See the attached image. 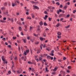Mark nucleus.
Wrapping results in <instances>:
<instances>
[{"instance_id": "f257e3e1", "label": "nucleus", "mask_w": 76, "mask_h": 76, "mask_svg": "<svg viewBox=\"0 0 76 76\" xmlns=\"http://www.w3.org/2000/svg\"><path fill=\"white\" fill-rule=\"evenodd\" d=\"M22 69L20 68L19 69V70H18L17 71V73H20L22 72Z\"/></svg>"}, {"instance_id": "f03ea898", "label": "nucleus", "mask_w": 76, "mask_h": 76, "mask_svg": "<svg viewBox=\"0 0 76 76\" xmlns=\"http://www.w3.org/2000/svg\"><path fill=\"white\" fill-rule=\"evenodd\" d=\"M24 27L25 28V29H24V30L25 31H26V32L27 31V29L28 28V27H27V26H26V25H24Z\"/></svg>"}, {"instance_id": "7ed1b4c3", "label": "nucleus", "mask_w": 76, "mask_h": 76, "mask_svg": "<svg viewBox=\"0 0 76 76\" xmlns=\"http://www.w3.org/2000/svg\"><path fill=\"white\" fill-rule=\"evenodd\" d=\"M62 12V10H61V9H59V10H57V13L58 14V15H59V13L60 12Z\"/></svg>"}, {"instance_id": "20e7f679", "label": "nucleus", "mask_w": 76, "mask_h": 76, "mask_svg": "<svg viewBox=\"0 0 76 76\" xmlns=\"http://www.w3.org/2000/svg\"><path fill=\"white\" fill-rule=\"evenodd\" d=\"M2 60H3V61H4V64H5V63H6V62H5V59H4V56H2Z\"/></svg>"}, {"instance_id": "39448f33", "label": "nucleus", "mask_w": 76, "mask_h": 76, "mask_svg": "<svg viewBox=\"0 0 76 76\" xmlns=\"http://www.w3.org/2000/svg\"><path fill=\"white\" fill-rule=\"evenodd\" d=\"M15 6H17V4H16V2H15V3H12V7H15Z\"/></svg>"}, {"instance_id": "423d86ee", "label": "nucleus", "mask_w": 76, "mask_h": 76, "mask_svg": "<svg viewBox=\"0 0 76 76\" xmlns=\"http://www.w3.org/2000/svg\"><path fill=\"white\" fill-rule=\"evenodd\" d=\"M61 74H63V75H65L66 72L63 71H61L60 72Z\"/></svg>"}, {"instance_id": "0eeeda50", "label": "nucleus", "mask_w": 76, "mask_h": 76, "mask_svg": "<svg viewBox=\"0 0 76 76\" xmlns=\"http://www.w3.org/2000/svg\"><path fill=\"white\" fill-rule=\"evenodd\" d=\"M33 7H34V8H35L36 9H39V7H38L36 6L33 5Z\"/></svg>"}, {"instance_id": "6e6552de", "label": "nucleus", "mask_w": 76, "mask_h": 76, "mask_svg": "<svg viewBox=\"0 0 76 76\" xmlns=\"http://www.w3.org/2000/svg\"><path fill=\"white\" fill-rule=\"evenodd\" d=\"M41 49H39L37 50V54H39V53H40V52H41Z\"/></svg>"}, {"instance_id": "1a4fd4ad", "label": "nucleus", "mask_w": 76, "mask_h": 76, "mask_svg": "<svg viewBox=\"0 0 76 76\" xmlns=\"http://www.w3.org/2000/svg\"><path fill=\"white\" fill-rule=\"evenodd\" d=\"M31 17L32 18H33V19H34V18H35V15L34 14H31Z\"/></svg>"}, {"instance_id": "9d476101", "label": "nucleus", "mask_w": 76, "mask_h": 76, "mask_svg": "<svg viewBox=\"0 0 76 76\" xmlns=\"http://www.w3.org/2000/svg\"><path fill=\"white\" fill-rule=\"evenodd\" d=\"M48 18V15H45V17L44 18V19L45 20H46L47 18Z\"/></svg>"}, {"instance_id": "9b49d317", "label": "nucleus", "mask_w": 76, "mask_h": 76, "mask_svg": "<svg viewBox=\"0 0 76 76\" xmlns=\"http://www.w3.org/2000/svg\"><path fill=\"white\" fill-rule=\"evenodd\" d=\"M58 69V68L57 67H56L54 69L53 71H54L55 72H56L57 70Z\"/></svg>"}, {"instance_id": "f8f14e48", "label": "nucleus", "mask_w": 76, "mask_h": 76, "mask_svg": "<svg viewBox=\"0 0 76 76\" xmlns=\"http://www.w3.org/2000/svg\"><path fill=\"white\" fill-rule=\"evenodd\" d=\"M57 34L58 35H61V33L60 32H57Z\"/></svg>"}, {"instance_id": "ddd939ff", "label": "nucleus", "mask_w": 76, "mask_h": 76, "mask_svg": "<svg viewBox=\"0 0 76 76\" xmlns=\"http://www.w3.org/2000/svg\"><path fill=\"white\" fill-rule=\"evenodd\" d=\"M39 25H41V26H42L43 25V23H42V22L41 21L39 22Z\"/></svg>"}, {"instance_id": "4468645a", "label": "nucleus", "mask_w": 76, "mask_h": 76, "mask_svg": "<svg viewBox=\"0 0 76 76\" xmlns=\"http://www.w3.org/2000/svg\"><path fill=\"white\" fill-rule=\"evenodd\" d=\"M51 58V57L50 56H47V58H48V59H50Z\"/></svg>"}, {"instance_id": "2eb2a0df", "label": "nucleus", "mask_w": 76, "mask_h": 76, "mask_svg": "<svg viewBox=\"0 0 76 76\" xmlns=\"http://www.w3.org/2000/svg\"><path fill=\"white\" fill-rule=\"evenodd\" d=\"M60 23H58L57 25H56V26L58 28V27L60 26Z\"/></svg>"}, {"instance_id": "dca6fc26", "label": "nucleus", "mask_w": 76, "mask_h": 76, "mask_svg": "<svg viewBox=\"0 0 76 76\" xmlns=\"http://www.w3.org/2000/svg\"><path fill=\"white\" fill-rule=\"evenodd\" d=\"M17 23H18V25H19L20 26L22 25V23H21L20 22L18 23V21H17Z\"/></svg>"}, {"instance_id": "f3484780", "label": "nucleus", "mask_w": 76, "mask_h": 76, "mask_svg": "<svg viewBox=\"0 0 76 76\" xmlns=\"http://www.w3.org/2000/svg\"><path fill=\"white\" fill-rule=\"evenodd\" d=\"M64 7L65 10H66V9H67V6L66 5Z\"/></svg>"}, {"instance_id": "a211bd4d", "label": "nucleus", "mask_w": 76, "mask_h": 76, "mask_svg": "<svg viewBox=\"0 0 76 76\" xmlns=\"http://www.w3.org/2000/svg\"><path fill=\"white\" fill-rule=\"evenodd\" d=\"M23 41L24 43H26V39H23Z\"/></svg>"}, {"instance_id": "6ab92c4d", "label": "nucleus", "mask_w": 76, "mask_h": 76, "mask_svg": "<svg viewBox=\"0 0 76 76\" xmlns=\"http://www.w3.org/2000/svg\"><path fill=\"white\" fill-rule=\"evenodd\" d=\"M1 9L2 10H5V9H6V8H5V7H2L1 8Z\"/></svg>"}, {"instance_id": "aec40b11", "label": "nucleus", "mask_w": 76, "mask_h": 76, "mask_svg": "<svg viewBox=\"0 0 76 76\" xmlns=\"http://www.w3.org/2000/svg\"><path fill=\"white\" fill-rule=\"evenodd\" d=\"M26 53H27V54L28 53H29V50H26Z\"/></svg>"}, {"instance_id": "412c9836", "label": "nucleus", "mask_w": 76, "mask_h": 76, "mask_svg": "<svg viewBox=\"0 0 76 76\" xmlns=\"http://www.w3.org/2000/svg\"><path fill=\"white\" fill-rule=\"evenodd\" d=\"M39 39L40 41H43V38H42V37H40L39 38Z\"/></svg>"}, {"instance_id": "4be33fe9", "label": "nucleus", "mask_w": 76, "mask_h": 76, "mask_svg": "<svg viewBox=\"0 0 76 76\" xmlns=\"http://www.w3.org/2000/svg\"><path fill=\"white\" fill-rule=\"evenodd\" d=\"M0 22L3 23H5V22H6V21H4L3 20H1Z\"/></svg>"}, {"instance_id": "5701e85b", "label": "nucleus", "mask_w": 76, "mask_h": 76, "mask_svg": "<svg viewBox=\"0 0 76 76\" xmlns=\"http://www.w3.org/2000/svg\"><path fill=\"white\" fill-rule=\"evenodd\" d=\"M45 70L46 72H49V71L48 70V68H47V67H46Z\"/></svg>"}, {"instance_id": "b1692460", "label": "nucleus", "mask_w": 76, "mask_h": 76, "mask_svg": "<svg viewBox=\"0 0 76 76\" xmlns=\"http://www.w3.org/2000/svg\"><path fill=\"white\" fill-rule=\"evenodd\" d=\"M7 2H5L4 4V6H7Z\"/></svg>"}, {"instance_id": "393cba45", "label": "nucleus", "mask_w": 76, "mask_h": 76, "mask_svg": "<svg viewBox=\"0 0 76 76\" xmlns=\"http://www.w3.org/2000/svg\"><path fill=\"white\" fill-rule=\"evenodd\" d=\"M68 69H72V67L70 66H69L68 67Z\"/></svg>"}, {"instance_id": "a878e982", "label": "nucleus", "mask_w": 76, "mask_h": 76, "mask_svg": "<svg viewBox=\"0 0 76 76\" xmlns=\"http://www.w3.org/2000/svg\"><path fill=\"white\" fill-rule=\"evenodd\" d=\"M42 35L44 37H46V33H44Z\"/></svg>"}, {"instance_id": "bb28decb", "label": "nucleus", "mask_w": 76, "mask_h": 76, "mask_svg": "<svg viewBox=\"0 0 76 76\" xmlns=\"http://www.w3.org/2000/svg\"><path fill=\"white\" fill-rule=\"evenodd\" d=\"M63 16L62 14H61L59 15V18H61V17H62V16Z\"/></svg>"}, {"instance_id": "cd10ccee", "label": "nucleus", "mask_w": 76, "mask_h": 76, "mask_svg": "<svg viewBox=\"0 0 76 76\" xmlns=\"http://www.w3.org/2000/svg\"><path fill=\"white\" fill-rule=\"evenodd\" d=\"M19 29L20 31H22V27H19Z\"/></svg>"}, {"instance_id": "c85d7f7f", "label": "nucleus", "mask_w": 76, "mask_h": 76, "mask_svg": "<svg viewBox=\"0 0 76 76\" xmlns=\"http://www.w3.org/2000/svg\"><path fill=\"white\" fill-rule=\"evenodd\" d=\"M10 20L12 21V22H13L14 21V20H13V19L12 18Z\"/></svg>"}, {"instance_id": "c756f323", "label": "nucleus", "mask_w": 76, "mask_h": 76, "mask_svg": "<svg viewBox=\"0 0 76 76\" xmlns=\"http://www.w3.org/2000/svg\"><path fill=\"white\" fill-rule=\"evenodd\" d=\"M44 13L46 15H48V12L46 11H45L44 12Z\"/></svg>"}, {"instance_id": "7c9ffc66", "label": "nucleus", "mask_w": 76, "mask_h": 76, "mask_svg": "<svg viewBox=\"0 0 76 76\" xmlns=\"http://www.w3.org/2000/svg\"><path fill=\"white\" fill-rule=\"evenodd\" d=\"M44 26H47V23H46V22L44 23Z\"/></svg>"}, {"instance_id": "2f4dec72", "label": "nucleus", "mask_w": 76, "mask_h": 76, "mask_svg": "<svg viewBox=\"0 0 76 76\" xmlns=\"http://www.w3.org/2000/svg\"><path fill=\"white\" fill-rule=\"evenodd\" d=\"M48 19L49 21H51V19H52V18L49 17L48 18Z\"/></svg>"}, {"instance_id": "473e14b6", "label": "nucleus", "mask_w": 76, "mask_h": 76, "mask_svg": "<svg viewBox=\"0 0 76 76\" xmlns=\"http://www.w3.org/2000/svg\"><path fill=\"white\" fill-rule=\"evenodd\" d=\"M70 17V15L69 14L66 17V18H69V17Z\"/></svg>"}, {"instance_id": "72a5a7b5", "label": "nucleus", "mask_w": 76, "mask_h": 76, "mask_svg": "<svg viewBox=\"0 0 76 76\" xmlns=\"http://www.w3.org/2000/svg\"><path fill=\"white\" fill-rule=\"evenodd\" d=\"M34 35L35 36V37H38V35L34 33Z\"/></svg>"}, {"instance_id": "f704fd0d", "label": "nucleus", "mask_w": 76, "mask_h": 76, "mask_svg": "<svg viewBox=\"0 0 76 76\" xmlns=\"http://www.w3.org/2000/svg\"><path fill=\"white\" fill-rule=\"evenodd\" d=\"M70 27V25L68 26H67L65 27V28H69Z\"/></svg>"}, {"instance_id": "c9c22d12", "label": "nucleus", "mask_w": 76, "mask_h": 76, "mask_svg": "<svg viewBox=\"0 0 76 76\" xmlns=\"http://www.w3.org/2000/svg\"><path fill=\"white\" fill-rule=\"evenodd\" d=\"M4 14H5V15H7L8 14V12H6L5 13V12H4Z\"/></svg>"}, {"instance_id": "e433bc0d", "label": "nucleus", "mask_w": 76, "mask_h": 76, "mask_svg": "<svg viewBox=\"0 0 76 76\" xmlns=\"http://www.w3.org/2000/svg\"><path fill=\"white\" fill-rule=\"evenodd\" d=\"M56 4H58V6H59V5H60V3L59 2H56Z\"/></svg>"}, {"instance_id": "4c0bfd02", "label": "nucleus", "mask_w": 76, "mask_h": 76, "mask_svg": "<svg viewBox=\"0 0 76 76\" xmlns=\"http://www.w3.org/2000/svg\"><path fill=\"white\" fill-rule=\"evenodd\" d=\"M39 42H35V44H39Z\"/></svg>"}, {"instance_id": "58836bf2", "label": "nucleus", "mask_w": 76, "mask_h": 76, "mask_svg": "<svg viewBox=\"0 0 76 76\" xmlns=\"http://www.w3.org/2000/svg\"><path fill=\"white\" fill-rule=\"evenodd\" d=\"M64 20V18H61L60 19V21H62V20Z\"/></svg>"}, {"instance_id": "ea45409f", "label": "nucleus", "mask_w": 76, "mask_h": 76, "mask_svg": "<svg viewBox=\"0 0 76 76\" xmlns=\"http://www.w3.org/2000/svg\"><path fill=\"white\" fill-rule=\"evenodd\" d=\"M31 70L32 71V72H35V70H34V69L33 68H32Z\"/></svg>"}, {"instance_id": "a19ab883", "label": "nucleus", "mask_w": 76, "mask_h": 76, "mask_svg": "<svg viewBox=\"0 0 76 76\" xmlns=\"http://www.w3.org/2000/svg\"><path fill=\"white\" fill-rule=\"evenodd\" d=\"M28 64H33L32 63H31V61H28Z\"/></svg>"}, {"instance_id": "79ce46f5", "label": "nucleus", "mask_w": 76, "mask_h": 76, "mask_svg": "<svg viewBox=\"0 0 76 76\" xmlns=\"http://www.w3.org/2000/svg\"><path fill=\"white\" fill-rule=\"evenodd\" d=\"M21 60H24V57H23V56H22V57H21Z\"/></svg>"}, {"instance_id": "37998d69", "label": "nucleus", "mask_w": 76, "mask_h": 76, "mask_svg": "<svg viewBox=\"0 0 76 76\" xmlns=\"http://www.w3.org/2000/svg\"><path fill=\"white\" fill-rule=\"evenodd\" d=\"M24 54L25 56H26V55H27L26 52L25 51H24Z\"/></svg>"}, {"instance_id": "c03bdc74", "label": "nucleus", "mask_w": 76, "mask_h": 76, "mask_svg": "<svg viewBox=\"0 0 76 76\" xmlns=\"http://www.w3.org/2000/svg\"><path fill=\"white\" fill-rule=\"evenodd\" d=\"M66 72H67V73H70V71L69 70H67Z\"/></svg>"}, {"instance_id": "a18cd8bd", "label": "nucleus", "mask_w": 76, "mask_h": 76, "mask_svg": "<svg viewBox=\"0 0 76 76\" xmlns=\"http://www.w3.org/2000/svg\"><path fill=\"white\" fill-rule=\"evenodd\" d=\"M60 8H62L63 7V5H61L60 6Z\"/></svg>"}, {"instance_id": "49530a36", "label": "nucleus", "mask_w": 76, "mask_h": 76, "mask_svg": "<svg viewBox=\"0 0 76 76\" xmlns=\"http://www.w3.org/2000/svg\"><path fill=\"white\" fill-rule=\"evenodd\" d=\"M19 14H20L19 12H17L16 13V15H19Z\"/></svg>"}, {"instance_id": "de8ad7c7", "label": "nucleus", "mask_w": 76, "mask_h": 76, "mask_svg": "<svg viewBox=\"0 0 76 76\" xmlns=\"http://www.w3.org/2000/svg\"><path fill=\"white\" fill-rule=\"evenodd\" d=\"M66 57H64L63 58V60H66Z\"/></svg>"}, {"instance_id": "09e8293b", "label": "nucleus", "mask_w": 76, "mask_h": 76, "mask_svg": "<svg viewBox=\"0 0 76 76\" xmlns=\"http://www.w3.org/2000/svg\"><path fill=\"white\" fill-rule=\"evenodd\" d=\"M76 12V10H73V13H75Z\"/></svg>"}, {"instance_id": "8fccbe9b", "label": "nucleus", "mask_w": 76, "mask_h": 76, "mask_svg": "<svg viewBox=\"0 0 76 76\" xmlns=\"http://www.w3.org/2000/svg\"><path fill=\"white\" fill-rule=\"evenodd\" d=\"M2 39L4 41H6V39L5 38H4Z\"/></svg>"}, {"instance_id": "3c124183", "label": "nucleus", "mask_w": 76, "mask_h": 76, "mask_svg": "<svg viewBox=\"0 0 76 76\" xmlns=\"http://www.w3.org/2000/svg\"><path fill=\"white\" fill-rule=\"evenodd\" d=\"M56 58H55V57H54V59H53V61H56V60H56Z\"/></svg>"}, {"instance_id": "603ef678", "label": "nucleus", "mask_w": 76, "mask_h": 76, "mask_svg": "<svg viewBox=\"0 0 76 76\" xmlns=\"http://www.w3.org/2000/svg\"><path fill=\"white\" fill-rule=\"evenodd\" d=\"M15 2H17V3H18V4H19V2L18 1H15Z\"/></svg>"}, {"instance_id": "864d4df0", "label": "nucleus", "mask_w": 76, "mask_h": 76, "mask_svg": "<svg viewBox=\"0 0 76 76\" xmlns=\"http://www.w3.org/2000/svg\"><path fill=\"white\" fill-rule=\"evenodd\" d=\"M39 59L41 61L42 59V57H40L39 58Z\"/></svg>"}, {"instance_id": "5fc2aeb1", "label": "nucleus", "mask_w": 76, "mask_h": 76, "mask_svg": "<svg viewBox=\"0 0 76 76\" xmlns=\"http://www.w3.org/2000/svg\"><path fill=\"white\" fill-rule=\"evenodd\" d=\"M32 3H33V4H34V3H35V2L34 1H31Z\"/></svg>"}, {"instance_id": "6e6d98bb", "label": "nucleus", "mask_w": 76, "mask_h": 76, "mask_svg": "<svg viewBox=\"0 0 76 76\" xmlns=\"http://www.w3.org/2000/svg\"><path fill=\"white\" fill-rule=\"evenodd\" d=\"M50 55H51L52 56H54V54L53 53L52 54L50 53Z\"/></svg>"}, {"instance_id": "4d7b16f0", "label": "nucleus", "mask_w": 76, "mask_h": 76, "mask_svg": "<svg viewBox=\"0 0 76 76\" xmlns=\"http://www.w3.org/2000/svg\"><path fill=\"white\" fill-rule=\"evenodd\" d=\"M58 54L59 55H60V56H61L62 55V54H61V53H58Z\"/></svg>"}, {"instance_id": "13d9d810", "label": "nucleus", "mask_w": 76, "mask_h": 76, "mask_svg": "<svg viewBox=\"0 0 76 76\" xmlns=\"http://www.w3.org/2000/svg\"><path fill=\"white\" fill-rule=\"evenodd\" d=\"M26 14L27 15H29V12H27L26 13Z\"/></svg>"}, {"instance_id": "bf43d9fd", "label": "nucleus", "mask_w": 76, "mask_h": 76, "mask_svg": "<svg viewBox=\"0 0 76 76\" xmlns=\"http://www.w3.org/2000/svg\"><path fill=\"white\" fill-rule=\"evenodd\" d=\"M6 17H4V18H3V20H6Z\"/></svg>"}, {"instance_id": "052dcab7", "label": "nucleus", "mask_w": 76, "mask_h": 76, "mask_svg": "<svg viewBox=\"0 0 76 76\" xmlns=\"http://www.w3.org/2000/svg\"><path fill=\"white\" fill-rule=\"evenodd\" d=\"M8 73H9V74H11V71H9L8 72Z\"/></svg>"}, {"instance_id": "680f3d73", "label": "nucleus", "mask_w": 76, "mask_h": 76, "mask_svg": "<svg viewBox=\"0 0 76 76\" xmlns=\"http://www.w3.org/2000/svg\"><path fill=\"white\" fill-rule=\"evenodd\" d=\"M58 61H59V62H61V60H60V59H59L58 60Z\"/></svg>"}, {"instance_id": "e2e57ef3", "label": "nucleus", "mask_w": 76, "mask_h": 76, "mask_svg": "<svg viewBox=\"0 0 76 76\" xmlns=\"http://www.w3.org/2000/svg\"><path fill=\"white\" fill-rule=\"evenodd\" d=\"M20 5L21 6H23V4L22 3H20Z\"/></svg>"}, {"instance_id": "0e129e2a", "label": "nucleus", "mask_w": 76, "mask_h": 76, "mask_svg": "<svg viewBox=\"0 0 76 76\" xmlns=\"http://www.w3.org/2000/svg\"><path fill=\"white\" fill-rule=\"evenodd\" d=\"M17 42H18V43H20V41H19L18 40H17Z\"/></svg>"}, {"instance_id": "69168bd1", "label": "nucleus", "mask_w": 76, "mask_h": 76, "mask_svg": "<svg viewBox=\"0 0 76 76\" xmlns=\"http://www.w3.org/2000/svg\"><path fill=\"white\" fill-rule=\"evenodd\" d=\"M20 19H21V21H23V18H21Z\"/></svg>"}, {"instance_id": "338daca9", "label": "nucleus", "mask_w": 76, "mask_h": 76, "mask_svg": "<svg viewBox=\"0 0 76 76\" xmlns=\"http://www.w3.org/2000/svg\"><path fill=\"white\" fill-rule=\"evenodd\" d=\"M58 38H61V36H58Z\"/></svg>"}, {"instance_id": "774afa93", "label": "nucleus", "mask_w": 76, "mask_h": 76, "mask_svg": "<svg viewBox=\"0 0 76 76\" xmlns=\"http://www.w3.org/2000/svg\"><path fill=\"white\" fill-rule=\"evenodd\" d=\"M8 47H9V48H11V46L10 45H8Z\"/></svg>"}]
</instances>
